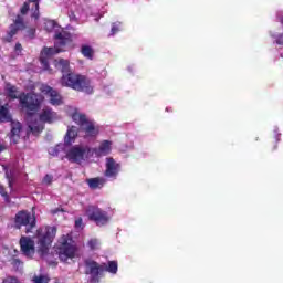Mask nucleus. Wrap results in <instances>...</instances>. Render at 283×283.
<instances>
[{
  "label": "nucleus",
  "instance_id": "nucleus-1",
  "mask_svg": "<svg viewBox=\"0 0 283 283\" xmlns=\"http://www.w3.org/2000/svg\"><path fill=\"white\" fill-rule=\"evenodd\" d=\"M55 67L62 72L60 85L70 87L75 92H84L85 94H94L92 81L85 75L76 74L70 70V61L65 59L55 60Z\"/></svg>",
  "mask_w": 283,
  "mask_h": 283
},
{
  "label": "nucleus",
  "instance_id": "nucleus-2",
  "mask_svg": "<svg viewBox=\"0 0 283 283\" xmlns=\"http://www.w3.org/2000/svg\"><path fill=\"white\" fill-rule=\"evenodd\" d=\"M4 90L7 92V96L11 98V101H19L20 106L22 109H25L29 116H34V114L41 109L43 96L36 93H21L18 95L19 88L10 83H7Z\"/></svg>",
  "mask_w": 283,
  "mask_h": 283
},
{
  "label": "nucleus",
  "instance_id": "nucleus-3",
  "mask_svg": "<svg viewBox=\"0 0 283 283\" xmlns=\"http://www.w3.org/2000/svg\"><path fill=\"white\" fill-rule=\"evenodd\" d=\"M59 114L52 109V107L45 106L39 114V119H31L29 122L28 128L33 136H39L43 129H45V124L52 125L59 120Z\"/></svg>",
  "mask_w": 283,
  "mask_h": 283
},
{
  "label": "nucleus",
  "instance_id": "nucleus-4",
  "mask_svg": "<svg viewBox=\"0 0 283 283\" xmlns=\"http://www.w3.org/2000/svg\"><path fill=\"white\" fill-rule=\"evenodd\" d=\"M56 238V227H46L38 230V253L39 255H48L50 253V247Z\"/></svg>",
  "mask_w": 283,
  "mask_h": 283
},
{
  "label": "nucleus",
  "instance_id": "nucleus-5",
  "mask_svg": "<svg viewBox=\"0 0 283 283\" xmlns=\"http://www.w3.org/2000/svg\"><path fill=\"white\" fill-rule=\"evenodd\" d=\"M54 48H44L42 54L44 56H53V54H59L60 52H65V48L72 43V33L65 30L55 32L54 34Z\"/></svg>",
  "mask_w": 283,
  "mask_h": 283
},
{
  "label": "nucleus",
  "instance_id": "nucleus-6",
  "mask_svg": "<svg viewBox=\"0 0 283 283\" xmlns=\"http://www.w3.org/2000/svg\"><path fill=\"white\" fill-rule=\"evenodd\" d=\"M74 240L70 234H63L55 248L56 253L62 262H67V260H73L76 258V245Z\"/></svg>",
  "mask_w": 283,
  "mask_h": 283
},
{
  "label": "nucleus",
  "instance_id": "nucleus-7",
  "mask_svg": "<svg viewBox=\"0 0 283 283\" xmlns=\"http://www.w3.org/2000/svg\"><path fill=\"white\" fill-rule=\"evenodd\" d=\"M72 120L78 125L80 132H83L86 138H96L98 136V127L87 118V115L75 112L72 114Z\"/></svg>",
  "mask_w": 283,
  "mask_h": 283
},
{
  "label": "nucleus",
  "instance_id": "nucleus-8",
  "mask_svg": "<svg viewBox=\"0 0 283 283\" xmlns=\"http://www.w3.org/2000/svg\"><path fill=\"white\" fill-rule=\"evenodd\" d=\"M14 227L15 229L25 227V233H32V229L36 227V217L32 216L28 210H21L14 217Z\"/></svg>",
  "mask_w": 283,
  "mask_h": 283
},
{
  "label": "nucleus",
  "instance_id": "nucleus-9",
  "mask_svg": "<svg viewBox=\"0 0 283 283\" xmlns=\"http://www.w3.org/2000/svg\"><path fill=\"white\" fill-rule=\"evenodd\" d=\"M91 153L92 148H90V146L75 145L66 151L65 158L69 163H76L77 165H81L82 160H85Z\"/></svg>",
  "mask_w": 283,
  "mask_h": 283
},
{
  "label": "nucleus",
  "instance_id": "nucleus-10",
  "mask_svg": "<svg viewBox=\"0 0 283 283\" xmlns=\"http://www.w3.org/2000/svg\"><path fill=\"white\" fill-rule=\"evenodd\" d=\"M86 216L88 220L95 222L97 227H105L109 222V217L107 212L96 206H88L86 209Z\"/></svg>",
  "mask_w": 283,
  "mask_h": 283
},
{
  "label": "nucleus",
  "instance_id": "nucleus-11",
  "mask_svg": "<svg viewBox=\"0 0 283 283\" xmlns=\"http://www.w3.org/2000/svg\"><path fill=\"white\" fill-rule=\"evenodd\" d=\"M105 171L104 176L105 178H111L112 180H116L118 178V175L120 174V164L116 163V159L114 157H107L106 164H105Z\"/></svg>",
  "mask_w": 283,
  "mask_h": 283
},
{
  "label": "nucleus",
  "instance_id": "nucleus-12",
  "mask_svg": "<svg viewBox=\"0 0 283 283\" xmlns=\"http://www.w3.org/2000/svg\"><path fill=\"white\" fill-rule=\"evenodd\" d=\"M20 251L25 258H34L36 253V248L34 247V240L30 237L20 238Z\"/></svg>",
  "mask_w": 283,
  "mask_h": 283
},
{
  "label": "nucleus",
  "instance_id": "nucleus-13",
  "mask_svg": "<svg viewBox=\"0 0 283 283\" xmlns=\"http://www.w3.org/2000/svg\"><path fill=\"white\" fill-rule=\"evenodd\" d=\"M25 28V23H23V17L17 15L13 24H10L9 32L7 33V36L3 38V41L6 43H12V39H14V35L19 32V30H23Z\"/></svg>",
  "mask_w": 283,
  "mask_h": 283
},
{
  "label": "nucleus",
  "instance_id": "nucleus-14",
  "mask_svg": "<svg viewBox=\"0 0 283 283\" xmlns=\"http://www.w3.org/2000/svg\"><path fill=\"white\" fill-rule=\"evenodd\" d=\"M42 94H45V96H49V101L51 105L59 106L63 105V96L59 94V91L53 90L50 85H42L41 87Z\"/></svg>",
  "mask_w": 283,
  "mask_h": 283
},
{
  "label": "nucleus",
  "instance_id": "nucleus-15",
  "mask_svg": "<svg viewBox=\"0 0 283 283\" xmlns=\"http://www.w3.org/2000/svg\"><path fill=\"white\" fill-rule=\"evenodd\" d=\"M95 156H109L112 154V142L111 140H103L98 148L94 149Z\"/></svg>",
  "mask_w": 283,
  "mask_h": 283
},
{
  "label": "nucleus",
  "instance_id": "nucleus-16",
  "mask_svg": "<svg viewBox=\"0 0 283 283\" xmlns=\"http://www.w3.org/2000/svg\"><path fill=\"white\" fill-rule=\"evenodd\" d=\"M90 189H103L107 182L104 177H95L86 180Z\"/></svg>",
  "mask_w": 283,
  "mask_h": 283
},
{
  "label": "nucleus",
  "instance_id": "nucleus-17",
  "mask_svg": "<svg viewBox=\"0 0 283 283\" xmlns=\"http://www.w3.org/2000/svg\"><path fill=\"white\" fill-rule=\"evenodd\" d=\"M78 136V129L76 126L69 127L66 135L64 137L65 145H71L76 140V137Z\"/></svg>",
  "mask_w": 283,
  "mask_h": 283
},
{
  "label": "nucleus",
  "instance_id": "nucleus-18",
  "mask_svg": "<svg viewBox=\"0 0 283 283\" xmlns=\"http://www.w3.org/2000/svg\"><path fill=\"white\" fill-rule=\"evenodd\" d=\"M21 129H23V126L21 125L20 122H12L11 119V138L13 139L14 143L19 140Z\"/></svg>",
  "mask_w": 283,
  "mask_h": 283
},
{
  "label": "nucleus",
  "instance_id": "nucleus-19",
  "mask_svg": "<svg viewBox=\"0 0 283 283\" xmlns=\"http://www.w3.org/2000/svg\"><path fill=\"white\" fill-rule=\"evenodd\" d=\"M0 123H12V115L6 106H0Z\"/></svg>",
  "mask_w": 283,
  "mask_h": 283
},
{
  "label": "nucleus",
  "instance_id": "nucleus-20",
  "mask_svg": "<svg viewBox=\"0 0 283 283\" xmlns=\"http://www.w3.org/2000/svg\"><path fill=\"white\" fill-rule=\"evenodd\" d=\"M81 53L83 54V56H85V59H94V49H92V46L87 44L82 45Z\"/></svg>",
  "mask_w": 283,
  "mask_h": 283
},
{
  "label": "nucleus",
  "instance_id": "nucleus-21",
  "mask_svg": "<svg viewBox=\"0 0 283 283\" xmlns=\"http://www.w3.org/2000/svg\"><path fill=\"white\" fill-rule=\"evenodd\" d=\"M29 3H34L35 8L32 9V14H31V18L32 19H35L39 20V18L41 17V13L39 12V1L41 0H28Z\"/></svg>",
  "mask_w": 283,
  "mask_h": 283
},
{
  "label": "nucleus",
  "instance_id": "nucleus-22",
  "mask_svg": "<svg viewBox=\"0 0 283 283\" xmlns=\"http://www.w3.org/2000/svg\"><path fill=\"white\" fill-rule=\"evenodd\" d=\"M57 27H59V24H57L56 21H54V20H46V21L44 22V30H45L46 32H53L54 29L57 28Z\"/></svg>",
  "mask_w": 283,
  "mask_h": 283
},
{
  "label": "nucleus",
  "instance_id": "nucleus-23",
  "mask_svg": "<svg viewBox=\"0 0 283 283\" xmlns=\"http://www.w3.org/2000/svg\"><path fill=\"white\" fill-rule=\"evenodd\" d=\"M33 283H50V277L46 275L40 274V275H33L32 277Z\"/></svg>",
  "mask_w": 283,
  "mask_h": 283
},
{
  "label": "nucleus",
  "instance_id": "nucleus-24",
  "mask_svg": "<svg viewBox=\"0 0 283 283\" xmlns=\"http://www.w3.org/2000/svg\"><path fill=\"white\" fill-rule=\"evenodd\" d=\"M0 196L4 198V202H7V205H10L11 202L10 195H8V191H6V187H3V185L1 184H0Z\"/></svg>",
  "mask_w": 283,
  "mask_h": 283
},
{
  "label": "nucleus",
  "instance_id": "nucleus-25",
  "mask_svg": "<svg viewBox=\"0 0 283 283\" xmlns=\"http://www.w3.org/2000/svg\"><path fill=\"white\" fill-rule=\"evenodd\" d=\"M6 178L8 180V185L9 187L12 189L13 185H14V177L12 176V174H10V171H6Z\"/></svg>",
  "mask_w": 283,
  "mask_h": 283
},
{
  "label": "nucleus",
  "instance_id": "nucleus-26",
  "mask_svg": "<svg viewBox=\"0 0 283 283\" xmlns=\"http://www.w3.org/2000/svg\"><path fill=\"white\" fill-rule=\"evenodd\" d=\"M87 244H88L91 251H96V249H98L97 239H91Z\"/></svg>",
  "mask_w": 283,
  "mask_h": 283
},
{
  "label": "nucleus",
  "instance_id": "nucleus-27",
  "mask_svg": "<svg viewBox=\"0 0 283 283\" xmlns=\"http://www.w3.org/2000/svg\"><path fill=\"white\" fill-rule=\"evenodd\" d=\"M2 283H21V282H19V279H17L15 276H7L6 279H3Z\"/></svg>",
  "mask_w": 283,
  "mask_h": 283
},
{
  "label": "nucleus",
  "instance_id": "nucleus-28",
  "mask_svg": "<svg viewBox=\"0 0 283 283\" xmlns=\"http://www.w3.org/2000/svg\"><path fill=\"white\" fill-rule=\"evenodd\" d=\"M30 11V2H24L22 8L20 9L21 14H28Z\"/></svg>",
  "mask_w": 283,
  "mask_h": 283
},
{
  "label": "nucleus",
  "instance_id": "nucleus-29",
  "mask_svg": "<svg viewBox=\"0 0 283 283\" xmlns=\"http://www.w3.org/2000/svg\"><path fill=\"white\" fill-rule=\"evenodd\" d=\"M118 32H120V28H118L116 24H113L109 36H114L115 34H118Z\"/></svg>",
  "mask_w": 283,
  "mask_h": 283
},
{
  "label": "nucleus",
  "instance_id": "nucleus-30",
  "mask_svg": "<svg viewBox=\"0 0 283 283\" xmlns=\"http://www.w3.org/2000/svg\"><path fill=\"white\" fill-rule=\"evenodd\" d=\"M11 264H12V266H14L15 269H19V266H21V264H23V262H21V260H19V259H12V260H11Z\"/></svg>",
  "mask_w": 283,
  "mask_h": 283
},
{
  "label": "nucleus",
  "instance_id": "nucleus-31",
  "mask_svg": "<svg viewBox=\"0 0 283 283\" xmlns=\"http://www.w3.org/2000/svg\"><path fill=\"white\" fill-rule=\"evenodd\" d=\"M75 229H83V218H77L75 220Z\"/></svg>",
  "mask_w": 283,
  "mask_h": 283
},
{
  "label": "nucleus",
  "instance_id": "nucleus-32",
  "mask_svg": "<svg viewBox=\"0 0 283 283\" xmlns=\"http://www.w3.org/2000/svg\"><path fill=\"white\" fill-rule=\"evenodd\" d=\"M43 182L46 185H52V175H45L43 178Z\"/></svg>",
  "mask_w": 283,
  "mask_h": 283
},
{
  "label": "nucleus",
  "instance_id": "nucleus-33",
  "mask_svg": "<svg viewBox=\"0 0 283 283\" xmlns=\"http://www.w3.org/2000/svg\"><path fill=\"white\" fill-rule=\"evenodd\" d=\"M34 34H36V29H30L28 31L29 39H34Z\"/></svg>",
  "mask_w": 283,
  "mask_h": 283
},
{
  "label": "nucleus",
  "instance_id": "nucleus-34",
  "mask_svg": "<svg viewBox=\"0 0 283 283\" xmlns=\"http://www.w3.org/2000/svg\"><path fill=\"white\" fill-rule=\"evenodd\" d=\"M276 44H277V45H283V33L280 34V35L276 38Z\"/></svg>",
  "mask_w": 283,
  "mask_h": 283
},
{
  "label": "nucleus",
  "instance_id": "nucleus-35",
  "mask_svg": "<svg viewBox=\"0 0 283 283\" xmlns=\"http://www.w3.org/2000/svg\"><path fill=\"white\" fill-rule=\"evenodd\" d=\"M14 50L15 52H21L23 50V46L21 45V43H15V46H14Z\"/></svg>",
  "mask_w": 283,
  "mask_h": 283
},
{
  "label": "nucleus",
  "instance_id": "nucleus-36",
  "mask_svg": "<svg viewBox=\"0 0 283 283\" xmlns=\"http://www.w3.org/2000/svg\"><path fill=\"white\" fill-rule=\"evenodd\" d=\"M52 156H59V149L54 148L53 153H52Z\"/></svg>",
  "mask_w": 283,
  "mask_h": 283
},
{
  "label": "nucleus",
  "instance_id": "nucleus-37",
  "mask_svg": "<svg viewBox=\"0 0 283 283\" xmlns=\"http://www.w3.org/2000/svg\"><path fill=\"white\" fill-rule=\"evenodd\" d=\"M277 149V142H275L273 150Z\"/></svg>",
  "mask_w": 283,
  "mask_h": 283
},
{
  "label": "nucleus",
  "instance_id": "nucleus-38",
  "mask_svg": "<svg viewBox=\"0 0 283 283\" xmlns=\"http://www.w3.org/2000/svg\"><path fill=\"white\" fill-rule=\"evenodd\" d=\"M3 151V145L0 144V153Z\"/></svg>",
  "mask_w": 283,
  "mask_h": 283
},
{
  "label": "nucleus",
  "instance_id": "nucleus-39",
  "mask_svg": "<svg viewBox=\"0 0 283 283\" xmlns=\"http://www.w3.org/2000/svg\"><path fill=\"white\" fill-rule=\"evenodd\" d=\"M42 63H46L43 59H41Z\"/></svg>",
  "mask_w": 283,
  "mask_h": 283
}]
</instances>
